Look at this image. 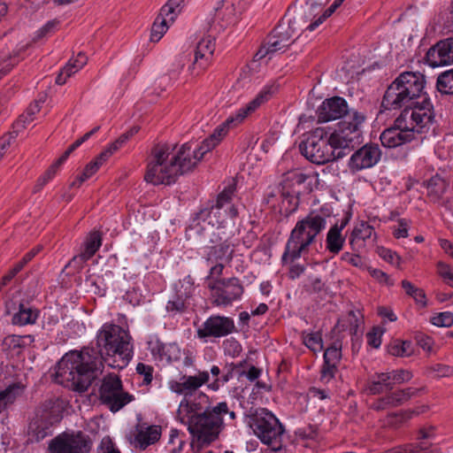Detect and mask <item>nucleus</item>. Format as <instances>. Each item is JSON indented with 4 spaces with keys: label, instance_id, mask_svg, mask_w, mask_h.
<instances>
[{
    "label": "nucleus",
    "instance_id": "f257e3e1",
    "mask_svg": "<svg viewBox=\"0 0 453 453\" xmlns=\"http://www.w3.org/2000/svg\"><path fill=\"white\" fill-rule=\"evenodd\" d=\"M130 339L127 331L121 326L104 324L97 332L96 347L70 351L60 359L56 370L58 382L84 392L97 377L103 361L112 368H125L132 357Z\"/></svg>",
    "mask_w": 453,
    "mask_h": 453
},
{
    "label": "nucleus",
    "instance_id": "f03ea898",
    "mask_svg": "<svg viewBox=\"0 0 453 453\" xmlns=\"http://www.w3.org/2000/svg\"><path fill=\"white\" fill-rule=\"evenodd\" d=\"M234 127L226 124V119L200 145L194 142L184 143L176 153L175 147L168 144H157L151 150V157L148 162L144 180L153 185H171L180 175L193 170L203 156L215 148L228 130Z\"/></svg>",
    "mask_w": 453,
    "mask_h": 453
},
{
    "label": "nucleus",
    "instance_id": "7ed1b4c3",
    "mask_svg": "<svg viewBox=\"0 0 453 453\" xmlns=\"http://www.w3.org/2000/svg\"><path fill=\"white\" fill-rule=\"evenodd\" d=\"M235 184L226 187L217 196L215 204L197 211L189 226V234L197 239L200 244L218 243L221 239L234 235L238 211L232 204Z\"/></svg>",
    "mask_w": 453,
    "mask_h": 453
},
{
    "label": "nucleus",
    "instance_id": "20e7f679",
    "mask_svg": "<svg viewBox=\"0 0 453 453\" xmlns=\"http://www.w3.org/2000/svg\"><path fill=\"white\" fill-rule=\"evenodd\" d=\"M326 226L324 215L315 211H311L298 220L291 230L282 255L284 264H292L289 269V278L295 280L305 271V266L294 262L306 253L309 247L315 242L316 237Z\"/></svg>",
    "mask_w": 453,
    "mask_h": 453
},
{
    "label": "nucleus",
    "instance_id": "39448f33",
    "mask_svg": "<svg viewBox=\"0 0 453 453\" xmlns=\"http://www.w3.org/2000/svg\"><path fill=\"white\" fill-rule=\"evenodd\" d=\"M424 117L425 99L415 103L412 107H406L395 119L394 126L381 133L380 139L382 145L395 148L413 140L415 133H422Z\"/></svg>",
    "mask_w": 453,
    "mask_h": 453
},
{
    "label": "nucleus",
    "instance_id": "423d86ee",
    "mask_svg": "<svg viewBox=\"0 0 453 453\" xmlns=\"http://www.w3.org/2000/svg\"><path fill=\"white\" fill-rule=\"evenodd\" d=\"M425 88V76L420 73H401L387 88L380 104V113L399 110L409 101L418 97Z\"/></svg>",
    "mask_w": 453,
    "mask_h": 453
},
{
    "label": "nucleus",
    "instance_id": "0eeeda50",
    "mask_svg": "<svg viewBox=\"0 0 453 453\" xmlns=\"http://www.w3.org/2000/svg\"><path fill=\"white\" fill-rule=\"evenodd\" d=\"M352 121L343 119L339 122L338 129L328 137L332 150H334V158L339 159L347 156L350 150L361 142L360 125L365 121L364 113L353 111L348 117Z\"/></svg>",
    "mask_w": 453,
    "mask_h": 453
},
{
    "label": "nucleus",
    "instance_id": "6e6552de",
    "mask_svg": "<svg viewBox=\"0 0 453 453\" xmlns=\"http://www.w3.org/2000/svg\"><path fill=\"white\" fill-rule=\"evenodd\" d=\"M228 415L234 420L236 414L230 411L226 402H220L215 406L207 407L193 425L196 433L203 439V443L209 444L218 439L224 428V417Z\"/></svg>",
    "mask_w": 453,
    "mask_h": 453
},
{
    "label": "nucleus",
    "instance_id": "1a4fd4ad",
    "mask_svg": "<svg viewBox=\"0 0 453 453\" xmlns=\"http://www.w3.org/2000/svg\"><path fill=\"white\" fill-rule=\"evenodd\" d=\"M250 427L257 437L272 447L273 451L281 449L284 427L280 420L268 410L259 409L250 417Z\"/></svg>",
    "mask_w": 453,
    "mask_h": 453
},
{
    "label": "nucleus",
    "instance_id": "9d476101",
    "mask_svg": "<svg viewBox=\"0 0 453 453\" xmlns=\"http://www.w3.org/2000/svg\"><path fill=\"white\" fill-rule=\"evenodd\" d=\"M211 290V303L215 306L228 307L239 301L244 292V287L237 277L207 279Z\"/></svg>",
    "mask_w": 453,
    "mask_h": 453
},
{
    "label": "nucleus",
    "instance_id": "9b49d317",
    "mask_svg": "<svg viewBox=\"0 0 453 453\" xmlns=\"http://www.w3.org/2000/svg\"><path fill=\"white\" fill-rule=\"evenodd\" d=\"M323 129H316L299 144V150L303 156L311 163L323 165L335 160L329 140L324 137Z\"/></svg>",
    "mask_w": 453,
    "mask_h": 453
},
{
    "label": "nucleus",
    "instance_id": "f8f14e48",
    "mask_svg": "<svg viewBox=\"0 0 453 453\" xmlns=\"http://www.w3.org/2000/svg\"><path fill=\"white\" fill-rule=\"evenodd\" d=\"M99 399L111 411L117 412L134 396L123 389L120 378L116 374H108L103 380L99 388Z\"/></svg>",
    "mask_w": 453,
    "mask_h": 453
},
{
    "label": "nucleus",
    "instance_id": "ddd939ff",
    "mask_svg": "<svg viewBox=\"0 0 453 453\" xmlns=\"http://www.w3.org/2000/svg\"><path fill=\"white\" fill-rule=\"evenodd\" d=\"M306 180L307 175L299 171H292L285 175L281 182L280 211L286 217H288L297 210L300 194L297 187L303 184Z\"/></svg>",
    "mask_w": 453,
    "mask_h": 453
},
{
    "label": "nucleus",
    "instance_id": "4468645a",
    "mask_svg": "<svg viewBox=\"0 0 453 453\" xmlns=\"http://www.w3.org/2000/svg\"><path fill=\"white\" fill-rule=\"evenodd\" d=\"M232 238L221 239L218 243H211L209 250L204 255V259L207 266H210L207 279H213L219 277L223 274L225 268V263H228L232 260L234 256V246L231 242ZM208 243L207 245H209Z\"/></svg>",
    "mask_w": 453,
    "mask_h": 453
},
{
    "label": "nucleus",
    "instance_id": "2eb2a0df",
    "mask_svg": "<svg viewBox=\"0 0 453 453\" xmlns=\"http://www.w3.org/2000/svg\"><path fill=\"white\" fill-rule=\"evenodd\" d=\"M411 378V372L402 369L377 372L369 379L366 390L371 395H380L391 391L395 385L408 381Z\"/></svg>",
    "mask_w": 453,
    "mask_h": 453
},
{
    "label": "nucleus",
    "instance_id": "dca6fc26",
    "mask_svg": "<svg viewBox=\"0 0 453 453\" xmlns=\"http://www.w3.org/2000/svg\"><path fill=\"white\" fill-rule=\"evenodd\" d=\"M235 329L234 319L225 316H211L197 329L199 339L207 342L208 338H221L232 334Z\"/></svg>",
    "mask_w": 453,
    "mask_h": 453
},
{
    "label": "nucleus",
    "instance_id": "f3484780",
    "mask_svg": "<svg viewBox=\"0 0 453 453\" xmlns=\"http://www.w3.org/2000/svg\"><path fill=\"white\" fill-rule=\"evenodd\" d=\"M329 0H305L300 10L295 12L293 20L289 21L293 31L296 29L309 30L307 27L319 18L325 12V5Z\"/></svg>",
    "mask_w": 453,
    "mask_h": 453
},
{
    "label": "nucleus",
    "instance_id": "a211bd4d",
    "mask_svg": "<svg viewBox=\"0 0 453 453\" xmlns=\"http://www.w3.org/2000/svg\"><path fill=\"white\" fill-rule=\"evenodd\" d=\"M381 157V150L378 144L367 143L356 150L349 161V168L352 173L374 166Z\"/></svg>",
    "mask_w": 453,
    "mask_h": 453
},
{
    "label": "nucleus",
    "instance_id": "6ab92c4d",
    "mask_svg": "<svg viewBox=\"0 0 453 453\" xmlns=\"http://www.w3.org/2000/svg\"><path fill=\"white\" fill-rule=\"evenodd\" d=\"M317 113L319 122H328L341 118L352 121V119H349L348 117L352 115L353 111L349 109L348 104L344 98L333 96L323 101Z\"/></svg>",
    "mask_w": 453,
    "mask_h": 453
},
{
    "label": "nucleus",
    "instance_id": "aec40b11",
    "mask_svg": "<svg viewBox=\"0 0 453 453\" xmlns=\"http://www.w3.org/2000/svg\"><path fill=\"white\" fill-rule=\"evenodd\" d=\"M183 0H169L160 11L153 23L150 34L152 42H158L166 32L168 21H173L178 13L181 11Z\"/></svg>",
    "mask_w": 453,
    "mask_h": 453
},
{
    "label": "nucleus",
    "instance_id": "412c9836",
    "mask_svg": "<svg viewBox=\"0 0 453 453\" xmlns=\"http://www.w3.org/2000/svg\"><path fill=\"white\" fill-rule=\"evenodd\" d=\"M276 90L277 88L273 84L265 86L253 100L244 107L240 108L234 114L229 116L226 119V124H233L236 127L242 123L250 113L267 102Z\"/></svg>",
    "mask_w": 453,
    "mask_h": 453
},
{
    "label": "nucleus",
    "instance_id": "4be33fe9",
    "mask_svg": "<svg viewBox=\"0 0 453 453\" xmlns=\"http://www.w3.org/2000/svg\"><path fill=\"white\" fill-rule=\"evenodd\" d=\"M276 90L277 88L273 84L265 86L253 100L244 107L240 108L234 114L229 116L226 119V124H233L236 127L242 123L250 113L267 102Z\"/></svg>",
    "mask_w": 453,
    "mask_h": 453
},
{
    "label": "nucleus",
    "instance_id": "5701e85b",
    "mask_svg": "<svg viewBox=\"0 0 453 453\" xmlns=\"http://www.w3.org/2000/svg\"><path fill=\"white\" fill-rule=\"evenodd\" d=\"M57 422L58 418L50 411H43L41 414L37 413L28 426L29 440L32 442H38L51 435L53 425Z\"/></svg>",
    "mask_w": 453,
    "mask_h": 453
},
{
    "label": "nucleus",
    "instance_id": "b1692460",
    "mask_svg": "<svg viewBox=\"0 0 453 453\" xmlns=\"http://www.w3.org/2000/svg\"><path fill=\"white\" fill-rule=\"evenodd\" d=\"M210 376L207 371L199 372L196 375H182L179 381L171 380L169 388L184 397L191 396L199 388L209 381Z\"/></svg>",
    "mask_w": 453,
    "mask_h": 453
},
{
    "label": "nucleus",
    "instance_id": "393cba45",
    "mask_svg": "<svg viewBox=\"0 0 453 453\" xmlns=\"http://www.w3.org/2000/svg\"><path fill=\"white\" fill-rule=\"evenodd\" d=\"M426 64L438 67L453 64V37L441 40L426 51Z\"/></svg>",
    "mask_w": 453,
    "mask_h": 453
},
{
    "label": "nucleus",
    "instance_id": "a878e982",
    "mask_svg": "<svg viewBox=\"0 0 453 453\" xmlns=\"http://www.w3.org/2000/svg\"><path fill=\"white\" fill-rule=\"evenodd\" d=\"M242 0H222L217 4L213 23L224 28L236 20L242 9Z\"/></svg>",
    "mask_w": 453,
    "mask_h": 453
},
{
    "label": "nucleus",
    "instance_id": "bb28decb",
    "mask_svg": "<svg viewBox=\"0 0 453 453\" xmlns=\"http://www.w3.org/2000/svg\"><path fill=\"white\" fill-rule=\"evenodd\" d=\"M148 348L156 360L170 364L181 357L180 347L176 342L164 343L157 337L148 342Z\"/></svg>",
    "mask_w": 453,
    "mask_h": 453
},
{
    "label": "nucleus",
    "instance_id": "cd10ccee",
    "mask_svg": "<svg viewBox=\"0 0 453 453\" xmlns=\"http://www.w3.org/2000/svg\"><path fill=\"white\" fill-rule=\"evenodd\" d=\"M420 391L421 389H416L412 388L398 390L378 399L372 404V407L376 411H382L388 407H395L403 404L405 401L415 396Z\"/></svg>",
    "mask_w": 453,
    "mask_h": 453
},
{
    "label": "nucleus",
    "instance_id": "c85d7f7f",
    "mask_svg": "<svg viewBox=\"0 0 453 453\" xmlns=\"http://www.w3.org/2000/svg\"><path fill=\"white\" fill-rule=\"evenodd\" d=\"M130 437V442L134 443L135 447H139L142 449H145L149 445L157 442L161 436V427L159 426H144L143 425H138L135 432Z\"/></svg>",
    "mask_w": 453,
    "mask_h": 453
},
{
    "label": "nucleus",
    "instance_id": "c756f323",
    "mask_svg": "<svg viewBox=\"0 0 453 453\" xmlns=\"http://www.w3.org/2000/svg\"><path fill=\"white\" fill-rule=\"evenodd\" d=\"M202 413L203 412L200 414H195L191 407V401L188 400V397H184L180 403L176 417L182 424L188 425L189 433L194 437H196L198 441L203 443V439L200 437L199 434L196 433L193 428V425L197 420V418L202 415Z\"/></svg>",
    "mask_w": 453,
    "mask_h": 453
},
{
    "label": "nucleus",
    "instance_id": "7c9ffc66",
    "mask_svg": "<svg viewBox=\"0 0 453 453\" xmlns=\"http://www.w3.org/2000/svg\"><path fill=\"white\" fill-rule=\"evenodd\" d=\"M374 234V228L367 222L358 223L352 230L349 237V244L354 252H359L364 247L366 240Z\"/></svg>",
    "mask_w": 453,
    "mask_h": 453
},
{
    "label": "nucleus",
    "instance_id": "2f4dec72",
    "mask_svg": "<svg viewBox=\"0 0 453 453\" xmlns=\"http://www.w3.org/2000/svg\"><path fill=\"white\" fill-rule=\"evenodd\" d=\"M215 50V39L211 35L203 37L197 43L195 50L196 65L205 68Z\"/></svg>",
    "mask_w": 453,
    "mask_h": 453
},
{
    "label": "nucleus",
    "instance_id": "473e14b6",
    "mask_svg": "<svg viewBox=\"0 0 453 453\" xmlns=\"http://www.w3.org/2000/svg\"><path fill=\"white\" fill-rule=\"evenodd\" d=\"M102 244V238L98 232H91L84 242L81 253L73 258V263L83 264L90 259Z\"/></svg>",
    "mask_w": 453,
    "mask_h": 453
},
{
    "label": "nucleus",
    "instance_id": "72a5a7b5",
    "mask_svg": "<svg viewBox=\"0 0 453 453\" xmlns=\"http://www.w3.org/2000/svg\"><path fill=\"white\" fill-rule=\"evenodd\" d=\"M67 440L69 453H89L92 449V440L81 431L67 433Z\"/></svg>",
    "mask_w": 453,
    "mask_h": 453
},
{
    "label": "nucleus",
    "instance_id": "f704fd0d",
    "mask_svg": "<svg viewBox=\"0 0 453 453\" xmlns=\"http://www.w3.org/2000/svg\"><path fill=\"white\" fill-rule=\"evenodd\" d=\"M24 390L25 386L20 382L11 384L2 390L0 392V413L13 404L23 395Z\"/></svg>",
    "mask_w": 453,
    "mask_h": 453
},
{
    "label": "nucleus",
    "instance_id": "c9c22d12",
    "mask_svg": "<svg viewBox=\"0 0 453 453\" xmlns=\"http://www.w3.org/2000/svg\"><path fill=\"white\" fill-rule=\"evenodd\" d=\"M345 243V237L341 232V226L338 224L332 226L326 237V249L333 255L339 254Z\"/></svg>",
    "mask_w": 453,
    "mask_h": 453
},
{
    "label": "nucleus",
    "instance_id": "e433bc0d",
    "mask_svg": "<svg viewBox=\"0 0 453 453\" xmlns=\"http://www.w3.org/2000/svg\"><path fill=\"white\" fill-rule=\"evenodd\" d=\"M39 317V311L27 306L24 303H19V311L16 312L12 319L13 325L26 326L33 325L35 323Z\"/></svg>",
    "mask_w": 453,
    "mask_h": 453
},
{
    "label": "nucleus",
    "instance_id": "4c0bfd02",
    "mask_svg": "<svg viewBox=\"0 0 453 453\" xmlns=\"http://www.w3.org/2000/svg\"><path fill=\"white\" fill-rule=\"evenodd\" d=\"M107 160V153L101 152L93 161L85 166L82 173L72 182L71 186L80 187L86 180L93 176Z\"/></svg>",
    "mask_w": 453,
    "mask_h": 453
},
{
    "label": "nucleus",
    "instance_id": "58836bf2",
    "mask_svg": "<svg viewBox=\"0 0 453 453\" xmlns=\"http://www.w3.org/2000/svg\"><path fill=\"white\" fill-rule=\"evenodd\" d=\"M287 40H280L279 37L274 35L273 32L266 40V42L259 49V50L256 54V58L257 59H261L265 58L266 56L278 52V51H285L288 48L286 46Z\"/></svg>",
    "mask_w": 453,
    "mask_h": 453
},
{
    "label": "nucleus",
    "instance_id": "ea45409f",
    "mask_svg": "<svg viewBox=\"0 0 453 453\" xmlns=\"http://www.w3.org/2000/svg\"><path fill=\"white\" fill-rule=\"evenodd\" d=\"M446 187V180L439 174H435L426 183V195L432 201H437L445 192Z\"/></svg>",
    "mask_w": 453,
    "mask_h": 453
},
{
    "label": "nucleus",
    "instance_id": "a19ab883",
    "mask_svg": "<svg viewBox=\"0 0 453 453\" xmlns=\"http://www.w3.org/2000/svg\"><path fill=\"white\" fill-rule=\"evenodd\" d=\"M174 290L179 296L184 297L188 301L195 291L194 279L190 275L185 276L174 284Z\"/></svg>",
    "mask_w": 453,
    "mask_h": 453
},
{
    "label": "nucleus",
    "instance_id": "79ce46f5",
    "mask_svg": "<svg viewBox=\"0 0 453 453\" xmlns=\"http://www.w3.org/2000/svg\"><path fill=\"white\" fill-rule=\"evenodd\" d=\"M21 58L19 53L14 51L13 53H8L0 58V80L9 74L11 71L16 66Z\"/></svg>",
    "mask_w": 453,
    "mask_h": 453
},
{
    "label": "nucleus",
    "instance_id": "37998d69",
    "mask_svg": "<svg viewBox=\"0 0 453 453\" xmlns=\"http://www.w3.org/2000/svg\"><path fill=\"white\" fill-rule=\"evenodd\" d=\"M388 352L395 357H408L412 353L411 344L410 342L395 339L388 345Z\"/></svg>",
    "mask_w": 453,
    "mask_h": 453
},
{
    "label": "nucleus",
    "instance_id": "c03bdc74",
    "mask_svg": "<svg viewBox=\"0 0 453 453\" xmlns=\"http://www.w3.org/2000/svg\"><path fill=\"white\" fill-rule=\"evenodd\" d=\"M436 88L441 94L453 95V69L445 71L438 76Z\"/></svg>",
    "mask_w": 453,
    "mask_h": 453
},
{
    "label": "nucleus",
    "instance_id": "a18cd8bd",
    "mask_svg": "<svg viewBox=\"0 0 453 453\" xmlns=\"http://www.w3.org/2000/svg\"><path fill=\"white\" fill-rule=\"evenodd\" d=\"M47 453H69L67 433H62L50 441Z\"/></svg>",
    "mask_w": 453,
    "mask_h": 453
},
{
    "label": "nucleus",
    "instance_id": "49530a36",
    "mask_svg": "<svg viewBox=\"0 0 453 453\" xmlns=\"http://www.w3.org/2000/svg\"><path fill=\"white\" fill-rule=\"evenodd\" d=\"M188 300L174 293L173 296L166 303V311L172 315L183 313L188 308Z\"/></svg>",
    "mask_w": 453,
    "mask_h": 453
},
{
    "label": "nucleus",
    "instance_id": "de8ad7c7",
    "mask_svg": "<svg viewBox=\"0 0 453 453\" xmlns=\"http://www.w3.org/2000/svg\"><path fill=\"white\" fill-rule=\"evenodd\" d=\"M303 342L313 352L320 351L323 349L321 334L316 333H302Z\"/></svg>",
    "mask_w": 453,
    "mask_h": 453
},
{
    "label": "nucleus",
    "instance_id": "09e8293b",
    "mask_svg": "<svg viewBox=\"0 0 453 453\" xmlns=\"http://www.w3.org/2000/svg\"><path fill=\"white\" fill-rule=\"evenodd\" d=\"M293 20V17L289 18L288 20V27H285V25L280 24L278 27H276L273 29L274 35L279 37L280 40H287L286 46L288 47L292 43V36L298 31H303V29H295L293 31L292 27H290L289 21Z\"/></svg>",
    "mask_w": 453,
    "mask_h": 453
},
{
    "label": "nucleus",
    "instance_id": "8fccbe9b",
    "mask_svg": "<svg viewBox=\"0 0 453 453\" xmlns=\"http://www.w3.org/2000/svg\"><path fill=\"white\" fill-rule=\"evenodd\" d=\"M342 357V343L334 342L324 352V363L338 365Z\"/></svg>",
    "mask_w": 453,
    "mask_h": 453
},
{
    "label": "nucleus",
    "instance_id": "3c124183",
    "mask_svg": "<svg viewBox=\"0 0 453 453\" xmlns=\"http://www.w3.org/2000/svg\"><path fill=\"white\" fill-rule=\"evenodd\" d=\"M430 322L439 327H449L453 325V314L449 311H443L434 314Z\"/></svg>",
    "mask_w": 453,
    "mask_h": 453
},
{
    "label": "nucleus",
    "instance_id": "603ef678",
    "mask_svg": "<svg viewBox=\"0 0 453 453\" xmlns=\"http://www.w3.org/2000/svg\"><path fill=\"white\" fill-rule=\"evenodd\" d=\"M343 1L344 0H334L333 4H331L330 7L325 10V12L322 13V15L319 16L318 19H316L314 22H311L307 27L309 31L315 30L320 24L323 23L324 20H326V19L330 17L335 12V10L342 4Z\"/></svg>",
    "mask_w": 453,
    "mask_h": 453
},
{
    "label": "nucleus",
    "instance_id": "864d4df0",
    "mask_svg": "<svg viewBox=\"0 0 453 453\" xmlns=\"http://www.w3.org/2000/svg\"><path fill=\"white\" fill-rule=\"evenodd\" d=\"M385 329L380 326H373L371 331L366 334L367 343L369 346L378 349L381 344V337Z\"/></svg>",
    "mask_w": 453,
    "mask_h": 453
},
{
    "label": "nucleus",
    "instance_id": "5fc2aeb1",
    "mask_svg": "<svg viewBox=\"0 0 453 453\" xmlns=\"http://www.w3.org/2000/svg\"><path fill=\"white\" fill-rule=\"evenodd\" d=\"M434 374L435 377H445V376H450L453 374V367L436 364L434 365H431L429 368H426V373Z\"/></svg>",
    "mask_w": 453,
    "mask_h": 453
},
{
    "label": "nucleus",
    "instance_id": "6e6d98bb",
    "mask_svg": "<svg viewBox=\"0 0 453 453\" xmlns=\"http://www.w3.org/2000/svg\"><path fill=\"white\" fill-rule=\"evenodd\" d=\"M96 453H121L109 436L102 439L96 449Z\"/></svg>",
    "mask_w": 453,
    "mask_h": 453
},
{
    "label": "nucleus",
    "instance_id": "4d7b16f0",
    "mask_svg": "<svg viewBox=\"0 0 453 453\" xmlns=\"http://www.w3.org/2000/svg\"><path fill=\"white\" fill-rule=\"evenodd\" d=\"M59 25V21L58 19H52L48 21L43 27H42L37 32L35 35V39L39 40L49 35H51L55 32L58 26Z\"/></svg>",
    "mask_w": 453,
    "mask_h": 453
},
{
    "label": "nucleus",
    "instance_id": "13d9d810",
    "mask_svg": "<svg viewBox=\"0 0 453 453\" xmlns=\"http://www.w3.org/2000/svg\"><path fill=\"white\" fill-rule=\"evenodd\" d=\"M337 365H338L324 363L321 369L320 380L324 383L329 382L335 375Z\"/></svg>",
    "mask_w": 453,
    "mask_h": 453
},
{
    "label": "nucleus",
    "instance_id": "bf43d9fd",
    "mask_svg": "<svg viewBox=\"0 0 453 453\" xmlns=\"http://www.w3.org/2000/svg\"><path fill=\"white\" fill-rule=\"evenodd\" d=\"M136 372L138 374L143 376V383L149 385L153 379V367L143 363H138L136 365Z\"/></svg>",
    "mask_w": 453,
    "mask_h": 453
},
{
    "label": "nucleus",
    "instance_id": "052dcab7",
    "mask_svg": "<svg viewBox=\"0 0 453 453\" xmlns=\"http://www.w3.org/2000/svg\"><path fill=\"white\" fill-rule=\"evenodd\" d=\"M341 260L355 267L361 268L364 266L362 257L357 253L344 252L341 256Z\"/></svg>",
    "mask_w": 453,
    "mask_h": 453
},
{
    "label": "nucleus",
    "instance_id": "680f3d73",
    "mask_svg": "<svg viewBox=\"0 0 453 453\" xmlns=\"http://www.w3.org/2000/svg\"><path fill=\"white\" fill-rule=\"evenodd\" d=\"M42 247L41 245L35 247L30 251L26 253L22 259L19 262H18L14 266L18 268V270L20 272L22 268L42 250Z\"/></svg>",
    "mask_w": 453,
    "mask_h": 453
},
{
    "label": "nucleus",
    "instance_id": "e2e57ef3",
    "mask_svg": "<svg viewBox=\"0 0 453 453\" xmlns=\"http://www.w3.org/2000/svg\"><path fill=\"white\" fill-rule=\"evenodd\" d=\"M55 166H50L49 170L42 176L35 185V191L40 190L50 180L53 178L56 173Z\"/></svg>",
    "mask_w": 453,
    "mask_h": 453
},
{
    "label": "nucleus",
    "instance_id": "0e129e2a",
    "mask_svg": "<svg viewBox=\"0 0 453 453\" xmlns=\"http://www.w3.org/2000/svg\"><path fill=\"white\" fill-rule=\"evenodd\" d=\"M380 255L390 264L395 265L399 263L400 257L395 252H393L390 250L383 249Z\"/></svg>",
    "mask_w": 453,
    "mask_h": 453
},
{
    "label": "nucleus",
    "instance_id": "69168bd1",
    "mask_svg": "<svg viewBox=\"0 0 453 453\" xmlns=\"http://www.w3.org/2000/svg\"><path fill=\"white\" fill-rule=\"evenodd\" d=\"M437 273L442 278L444 281L448 279L449 276H450L451 273H453V272L448 265L442 262H439L437 264Z\"/></svg>",
    "mask_w": 453,
    "mask_h": 453
},
{
    "label": "nucleus",
    "instance_id": "338daca9",
    "mask_svg": "<svg viewBox=\"0 0 453 453\" xmlns=\"http://www.w3.org/2000/svg\"><path fill=\"white\" fill-rule=\"evenodd\" d=\"M378 313L383 318H387L389 321L394 322L397 319L396 315L394 313L391 308L388 307H379Z\"/></svg>",
    "mask_w": 453,
    "mask_h": 453
},
{
    "label": "nucleus",
    "instance_id": "774afa93",
    "mask_svg": "<svg viewBox=\"0 0 453 453\" xmlns=\"http://www.w3.org/2000/svg\"><path fill=\"white\" fill-rule=\"evenodd\" d=\"M18 268L13 266L3 278L0 280V290L3 287L6 286L15 276L19 273Z\"/></svg>",
    "mask_w": 453,
    "mask_h": 453
}]
</instances>
